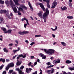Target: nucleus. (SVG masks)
Here are the masks:
<instances>
[{
    "instance_id": "f257e3e1",
    "label": "nucleus",
    "mask_w": 74,
    "mask_h": 74,
    "mask_svg": "<svg viewBox=\"0 0 74 74\" xmlns=\"http://www.w3.org/2000/svg\"><path fill=\"white\" fill-rule=\"evenodd\" d=\"M46 12L43 14H42V11H40L39 12L38 14V15L39 16L40 18L42 20V18H43L44 22L45 23L46 22L47 19L48 18V15H49V10L48 8H46Z\"/></svg>"
},
{
    "instance_id": "f03ea898",
    "label": "nucleus",
    "mask_w": 74,
    "mask_h": 74,
    "mask_svg": "<svg viewBox=\"0 0 74 74\" xmlns=\"http://www.w3.org/2000/svg\"><path fill=\"white\" fill-rule=\"evenodd\" d=\"M42 49V50H44V51L45 52V53L47 54H48L49 55H52V53H54L55 52V50L51 49H48L47 51V49Z\"/></svg>"
},
{
    "instance_id": "7ed1b4c3",
    "label": "nucleus",
    "mask_w": 74,
    "mask_h": 74,
    "mask_svg": "<svg viewBox=\"0 0 74 74\" xmlns=\"http://www.w3.org/2000/svg\"><path fill=\"white\" fill-rule=\"evenodd\" d=\"M9 4L10 5H11L12 8L14 12H15V13H16L17 9H16V7H15V6L14 3L13 2L12 0H10Z\"/></svg>"
},
{
    "instance_id": "20e7f679",
    "label": "nucleus",
    "mask_w": 74,
    "mask_h": 74,
    "mask_svg": "<svg viewBox=\"0 0 74 74\" xmlns=\"http://www.w3.org/2000/svg\"><path fill=\"white\" fill-rule=\"evenodd\" d=\"M1 30H2L5 32V33H11V32L12 31V30L11 29H9V30H8L7 32H5V31H6V29L3 27H1Z\"/></svg>"
},
{
    "instance_id": "39448f33",
    "label": "nucleus",
    "mask_w": 74,
    "mask_h": 74,
    "mask_svg": "<svg viewBox=\"0 0 74 74\" xmlns=\"http://www.w3.org/2000/svg\"><path fill=\"white\" fill-rule=\"evenodd\" d=\"M55 70L53 68H51V70H47L46 71L47 73L49 74H51V73H53V72H54V71H55Z\"/></svg>"
},
{
    "instance_id": "423d86ee",
    "label": "nucleus",
    "mask_w": 74,
    "mask_h": 74,
    "mask_svg": "<svg viewBox=\"0 0 74 74\" xmlns=\"http://www.w3.org/2000/svg\"><path fill=\"white\" fill-rule=\"evenodd\" d=\"M21 11L22 12H23V9H22L21 8H18V11H17V12L19 15H21V13L19 12V11H21Z\"/></svg>"
},
{
    "instance_id": "0eeeda50",
    "label": "nucleus",
    "mask_w": 74,
    "mask_h": 74,
    "mask_svg": "<svg viewBox=\"0 0 74 74\" xmlns=\"http://www.w3.org/2000/svg\"><path fill=\"white\" fill-rule=\"evenodd\" d=\"M56 5H57V3L56 2V1H54L53 3V5L51 7L52 8H55V7L56 6Z\"/></svg>"
},
{
    "instance_id": "6e6552de",
    "label": "nucleus",
    "mask_w": 74,
    "mask_h": 74,
    "mask_svg": "<svg viewBox=\"0 0 74 74\" xmlns=\"http://www.w3.org/2000/svg\"><path fill=\"white\" fill-rule=\"evenodd\" d=\"M39 5L40 7L41 8V9L43 10V11H45V8L44 6V5H42V3H39Z\"/></svg>"
},
{
    "instance_id": "1a4fd4ad",
    "label": "nucleus",
    "mask_w": 74,
    "mask_h": 74,
    "mask_svg": "<svg viewBox=\"0 0 74 74\" xmlns=\"http://www.w3.org/2000/svg\"><path fill=\"white\" fill-rule=\"evenodd\" d=\"M16 70L18 71V73L19 74H23V72H22V70H21L19 69V68H17L16 69Z\"/></svg>"
},
{
    "instance_id": "9d476101",
    "label": "nucleus",
    "mask_w": 74,
    "mask_h": 74,
    "mask_svg": "<svg viewBox=\"0 0 74 74\" xmlns=\"http://www.w3.org/2000/svg\"><path fill=\"white\" fill-rule=\"evenodd\" d=\"M20 0H13V1L14 2L16 5H19L20 4L18 2V1H19Z\"/></svg>"
},
{
    "instance_id": "9b49d317",
    "label": "nucleus",
    "mask_w": 74,
    "mask_h": 74,
    "mask_svg": "<svg viewBox=\"0 0 74 74\" xmlns=\"http://www.w3.org/2000/svg\"><path fill=\"white\" fill-rule=\"evenodd\" d=\"M24 20H25V21H26V23L27 25H29V22H28L29 21H28V20H27V19L26 18H22L21 19V21H24Z\"/></svg>"
},
{
    "instance_id": "f8f14e48",
    "label": "nucleus",
    "mask_w": 74,
    "mask_h": 74,
    "mask_svg": "<svg viewBox=\"0 0 74 74\" xmlns=\"http://www.w3.org/2000/svg\"><path fill=\"white\" fill-rule=\"evenodd\" d=\"M39 55L41 57H42V59H45L46 58V56L41 53H40Z\"/></svg>"
},
{
    "instance_id": "ddd939ff",
    "label": "nucleus",
    "mask_w": 74,
    "mask_h": 74,
    "mask_svg": "<svg viewBox=\"0 0 74 74\" xmlns=\"http://www.w3.org/2000/svg\"><path fill=\"white\" fill-rule=\"evenodd\" d=\"M8 66L10 67H14V64L13 63H11L10 64H9L8 65Z\"/></svg>"
},
{
    "instance_id": "4468645a",
    "label": "nucleus",
    "mask_w": 74,
    "mask_h": 74,
    "mask_svg": "<svg viewBox=\"0 0 74 74\" xmlns=\"http://www.w3.org/2000/svg\"><path fill=\"white\" fill-rule=\"evenodd\" d=\"M28 5H29V7H30V8L31 10V11H33V7H32V5H31L30 3V2H28Z\"/></svg>"
},
{
    "instance_id": "2eb2a0df",
    "label": "nucleus",
    "mask_w": 74,
    "mask_h": 74,
    "mask_svg": "<svg viewBox=\"0 0 74 74\" xmlns=\"http://www.w3.org/2000/svg\"><path fill=\"white\" fill-rule=\"evenodd\" d=\"M6 12H7V11H6V10H0V14H3V13H6Z\"/></svg>"
},
{
    "instance_id": "dca6fc26",
    "label": "nucleus",
    "mask_w": 74,
    "mask_h": 74,
    "mask_svg": "<svg viewBox=\"0 0 74 74\" xmlns=\"http://www.w3.org/2000/svg\"><path fill=\"white\" fill-rule=\"evenodd\" d=\"M49 0H47V6L48 8H50V5L49 4Z\"/></svg>"
},
{
    "instance_id": "f3484780",
    "label": "nucleus",
    "mask_w": 74,
    "mask_h": 74,
    "mask_svg": "<svg viewBox=\"0 0 74 74\" xmlns=\"http://www.w3.org/2000/svg\"><path fill=\"white\" fill-rule=\"evenodd\" d=\"M21 7L23 8H24L25 10H27V8L25 6V5H21Z\"/></svg>"
},
{
    "instance_id": "a211bd4d",
    "label": "nucleus",
    "mask_w": 74,
    "mask_h": 74,
    "mask_svg": "<svg viewBox=\"0 0 74 74\" xmlns=\"http://www.w3.org/2000/svg\"><path fill=\"white\" fill-rule=\"evenodd\" d=\"M61 8L62 11H64V10H67V7L65 6H64L63 8H62V7H61Z\"/></svg>"
},
{
    "instance_id": "6ab92c4d",
    "label": "nucleus",
    "mask_w": 74,
    "mask_h": 74,
    "mask_svg": "<svg viewBox=\"0 0 74 74\" xmlns=\"http://www.w3.org/2000/svg\"><path fill=\"white\" fill-rule=\"evenodd\" d=\"M72 2V0H69V5L70 7H71V6H72V3H71Z\"/></svg>"
},
{
    "instance_id": "aec40b11",
    "label": "nucleus",
    "mask_w": 74,
    "mask_h": 74,
    "mask_svg": "<svg viewBox=\"0 0 74 74\" xmlns=\"http://www.w3.org/2000/svg\"><path fill=\"white\" fill-rule=\"evenodd\" d=\"M67 18L68 19H73V17L72 16H69L67 17Z\"/></svg>"
},
{
    "instance_id": "412c9836",
    "label": "nucleus",
    "mask_w": 74,
    "mask_h": 74,
    "mask_svg": "<svg viewBox=\"0 0 74 74\" xmlns=\"http://www.w3.org/2000/svg\"><path fill=\"white\" fill-rule=\"evenodd\" d=\"M17 62L16 63V65L17 66H19L21 64V62H20V61H18V60H17Z\"/></svg>"
},
{
    "instance_id": "4be33fe9",
    "label": "nucleus",
    "mask_w": 74,
    "mask_h": 74,
    "mask_svg": "<svg viewBox=\"0 0 74 74\" xmlns=\"http://www.w3.org/2000/svg\"><path fill=\"white\" fill-rule=\"evenodd\" d=\"M61 44L63 46H65V47L67 45V44L65 42H61Z\"/></svg>"
},
{
    "instance_id": "5701e85b",
    "label": "nucleus",
    "mask_w": 74,
    "mask_h": 74,
    "mask_svg": "<svg viewBox=\"0 0 74 74\" xmlns=\"http://www.w3.org/2000/svg\"><path fill=\"white\" fill-rule=\"evenodd\" d=\"M3 50L4 51V52H8V50L7 49H6V48H5L3 49Z\"/></svg>"
},
{
    "instance_id": "b1692460",
    "label": "nucleus",
    "mask_w": 74,
    "mask_h": 74,
    "mask_svg": "<svg viewBox=\"0 0 74 74\" xmlns=\"http://www.w3.org/2000/svg\"><path fill=\"white\" fill-rule=\"evenodd\" d=\"M1 61H2L3 63H4L5 62V59L1 58L0 59V62H1Z\"/></svg>"
},
{
    "instance_id": "393cba45",
    "label": "nucleus",
    "mask_w": 74,
    "mask_h": 74,
    "mask_svg": "<svg viewBox=\"0 0 74 74\" xmlns=\"http://www.w3.org/2000/svg\"><path fill=\"white\" fill-rule=\"evenodd\" d=\"M29 33V32L27 31H23V34H27V33Z\"/></svg>"
},
{
    "instance_id": "a878e982",
    "label": "nucleus",
    "mask_w": 74,
    "mask_h": 74,
    "mask_svg": "<svg viewBox=\"0 0 74 74\" xmlns=\"http://www.w3.org/2000/svg\"><path fill=\"white\" fill-rule=\"evenodd\" d=\"M55 27V29H53L52 28H51V29L52 30V31H55V30H57V26H56Z\"/></svg>"
},
{
    "instance_id": "bb28decb",
    "label": "nucleus",
    "mask_w": 74,
    "mask_h": 74,
    "mask_svg": "<svg viewBox=\"0 0 74 74\" xmlns=\"http://www.w3.org/2000/svg\"><path fill=\"white\" fill-rule=\"evenodd\" d=\"M7 16V17L9 18V19H11V17H10V14L8 13L7 14H6Z\"/></svg>"
},
{
    "instance_id": "cd10ccee",
    "label": "nucleus",
    "mask_w": 74,
    "mask_h": 74,
    "mask_svg": "<svg viewBox=\"0 0 74 74\" xmlns=\"http://www.w3.org/2000/svg\"><path fill=\"white\" fill-rule=\"evenodd\" d=\"M19 34H20V35H24V34H23V32H18Z\"/></svg>"
},
{
    "instance_id": "c85d7f7f",
    "label": "nucleus",
    "mask_w": 74,
    "mask_h": 74,
    "mask_svg": "<svg viewBox=\"0 0 74 74\" xmlns=\"http://www.w3.org/2000/svg\"><path fill=\"white\" fill-rule=\"evenodd\" d=\"M66 63H68V64L71 63V61H70L69 60H68L66 61Z\"/></svg>"
},
{
    "instance_id": "c756f323",
    "label": "nucleus",
    "mask_w": 74,
    "mask_h": 74,
    "mask_svg": "<svg viewBox=\"0 0 74 74\" xmlns=\"http://www.w3.org/2000/svg\"><path fill=\"white\" fill-rule=\"evenodd\" d=\"M26 73H29V69H28V68H27L26 69Z\"/></svg>"
},
{
    "instance_id": "7c9ffc66",
    "label": "nucleus",
    "mask_w": 74,
    "mask_h": 74,
    "mask_svg": "<svg viewBox=\"0 0 74 74\" xmlns=\"http://www.w3.org/2000/svg\"><path fill=\"white\" fill-rule=\"evenodd\" d=\"M57 62L56 60H54L53 61V63L54 64H55L56 63H57Z\"/></svg>"
},
{
    "instance_id": "2f4dec72",
    "label": "nucleus",
    "mask_w": 74,
    "mask_h": 74,
    "mask_svg": "<svg viewBox=\"0 0 74 74\" xmlns=\"http://www.w3.org/2000/svg\"><path fill=\"white\" fill-rule=\"evenodd\" d=\"M69 70H71V71L74 70V68L71 67L69 68Z\"/></svg>"
},
{
    "instance_id": "473e14b6",
    "label": "nucleus",
    "mask_w": 74,
    "mask_h": 74,
    "mask_svg": "<svg viewBox=\"0 0 74 74\" xmlns=\"http://www.w3.org/2000/svg\"><path fill=\"white\" fill-rule=\"evenodd\" d=\"M4 3V1H3L0 0V3L1 4H3Z\"/></svg>"
},
{
    "instance_id": "72a5a7b5",
    "label": "nucleus",
    "mask_w": 74,
    "mask_h": 74,
    "mask_svg": "<svg viewBox=\"0 0 74 74\" xmlns=\"http://www.w3.org/2000/svg\"><path fill=\"white\" fill-rule=\"evenodd\" d=\"M41 35H36L35 36V37H41Z\"/></svg>"
},
{
    "instance_id": "f704fd0d",
    "label": "nucleus",
    "mask_w": 74,
    "mask_h": 74,
    "mask_svg": "<svg viewBox=\"0 0 74 74\" xmlns=\"http://www.w3.org/2000/svg\"><path fill=\"white\" fill-rule=\"evenodd\" d=\"M5 3L7 5H8V1H6Z\"/></svg>"
},
{
    "instance_id": "c9c22d12",
    "label": "nucleus",
    "mask_w": 74,
    "mask_h": 74,
    "mask_svg": "<svg viewBox=\"0 0 74 74\" xmlns=\"http://www.w3.org/2000/svg\"><path fill=\"white\" fill-rule=\"evenodd\" d=\"M24 54L23 55L22 58H26V55L24 53Z\"/></svg>"
},
{
    "instance_id": "e433bc0d",
    "label": "nucleus",
    "mask_w": 74,
    "mask_h": 74,
    "mask_svg": "<svg viewBox=\"0 0 74 74\" xmlns=\"http://www.w3.org/2000/svg\"><path fill=\"white\" fill-rule=\"evenodd\" d=\"M10 67H9V66H8V65L7 66H6L5 68V69H6V70H8Z\"/></svg>"
},
{
    "instance_id": "4c0bfd02",
    "label": "nucleus",
    "mask_w": 74,
    "mask_h": 74,
    "mask_svg": "<svg viewBox=\"0 0 74 74\" xmlns=\"http://www.w3.org/2000/svg\"><path fill=\"white\" fill-rule=\"evenodd\" d=\"M56 61H57V63H60V60H56Z\"/></svg>"
},
{
    "instance_id": "58836bf2",
    "label": "nucleus",
    "mask_w": 74,
    "mask_h": 74,
    "mask_svg": "<svg viewBox=\"0 0 74 74\" xmlns=\"http://www.w3.org/2000/svg\"><path fill=\"white\" fill-rule=\"evenodd\" d=\"M33 44H35V42H32L30 44V45L31 46H32Z\"/></svg>"
},
{
    "instance_id": "ea45409f",
    "label": "nucleus",
    "mask_w": 74,
    "mask_h": 74,
    "mask_svg": "<svg viewBox=\"0 0 74 74\" xmlns=\"http://www.w3.org/2000/svg\"><path fill=\"white\" fill-rule=\"evenodd\" d=\"M23 68H24V66H22L20 67V70H22V69H23Z\"/></svg>"
},
{
    "instance_id": "a19ab883",
    "label": "nucleus",
    "mask_w": 74,
    "mask_h": 74,
    "mask_svg": "<svg viewBox=\"0 0 74 74\" xmlns=\"http://www.w3.org/2000/svg\"><path fill=\"white\" fill-rule=\"evenodd\" d=\"M37 62H35L34 64V66H35L36 65H37Z\"/></svg>"
},
{
    "instance_id": "79ce46f5",
    "label": "nucleus",
    "mask_w": 74,
    "mask_h": 74,
    "mask_svg": "<svg viewBox=\"0 0 74 74\" xmlns=\"http://www.w3.org/2000/svg\"><path fill=\"white\" fill-rule=\"evenodd\" d=\"M47 65H48V66H49L50 65H51V64L50 62H48L47 63Z\"/></svg>"
},
{
    "instance_id": "37998d69",
    "label": "nucleus",
    "mask_w": 74,
    "mask_h": 74,
    "mask_svg": "<svg viewBox=\"0 0 74 74\" xmlns=\"http://www.w3.org/2000/svg\"><path fill=\"white\" fill-rule=\"evenodd\" d=\"M53 66V65H50L49 66L47 67V68H51V67H52Z\"/></svg>"
},
{
    "instance_id": "c03bdc74",
    "label": "nucleus",
    "mask_w": 74,
    "mask_h": 74,
    "mask_svg": "<svg viewBox=\"0 0 74 74\" xmlns=\"http://www.w3.org/2000/svg\"><path fill=\"white\" fill-rule=\"evenodd\" d=\"M3 67H4V65H2V66L0 67V70H1V69H2Z\"/></svg>"
},
{
    "instance_id": "a18cd8bd",
    "label": "nucleus",
    "mask_w": 74,
    "mask_h": 74,
    "mask_svg": "<svg viewBox=\"0 0 74 74\" xmlns=\"http://www.w3.org/2000/svg\"><path fill=\"white\" fill-rule=\"evenodd\" d=\"M13 72V70H10V71H9V72L10 74L12 73V72Z\"/></svg>"
},
{
    "instance_id": "49530a36",
    "label": "nucleus",
    "mask_w": 74,
    "mask_h": 74,
    "mask_svg": "<svg viewBox=\"0 0 74 74\" xmlns=\"http://www.w3.org/2000/svg\"><path fill=\"white\" fill-rule=\"evenodd\" d=\"M18 51V50H13V52H14V53H15L16 52H17Z\"/></svg>"
},
{
    "instance_id": "de8ad7c7",
    "label": "nucleus",
    "mask_w": 74,
    "mask_h": 74,
    "mask_svg": "<svg viewBox=\"0 0 74 74\" xmlns=\"http://www.w3.org/2000/svg\"><path fill=\"white\" fill-rule=\"evenodd\" d=\"M32 64V62H30L28 64V66H30Z\"/></svg>"
},
{
    "instance_id": "09e8293b",
    "label": "nucleus",
    "mask_w": 74,
    "mask_h": 74,
    "mask_svg": "<svg viewBox=\"0 0 74 74\" xmlns=\"http://www.w3.org/2000/svg\"><path fill=\"white\" fill-rule=\"evenodd\" d=\"M12 45H13V44L12 43H10L9 44V47H11Z\"/></svg>"
},
{
    "instance_id": "8fccbe9b",
    "label": "nucleus",
    "mask_w": 74,
    "mask_h": 74,
    "mask_svg": "<svg viewBox=\"0 0 74 74\" xmlns=\"http://www.w3.org/2000/svg\"><path fill=\"white\" fill-rule=\"evenodd\" d=\"M15 42L17 44H18L19 42H18V41L17 40H15Z\"/></svg>"
},
{
    "instance_id": "3c124183",
    "label": "nucleus",
    "mask_w": 74,
    "mask_h": 74,
    "mask_svg": "<svg viewBox=\"0 0 74 74\" xmlns=\"http://www.w3.org/2000/svg\"><path fill=\"white\" fill-rule=\"evenodd\" d=\"M21 1L22 3H25V0H21Z\"/></svg>"
},
{
    "instance_id": "603ef678",
    "label": "nucleus",
    "mask_w": 74,
    "mask_h": 74,
    "mask_svg": "<svg viewBox=\"0 0 74 74\" xmlns=\"http://www.w3.org/2000/svg\"><path fill=\"white\" fill-rule=\"evenodd\" d=\"M52 36L53 37V38H55V37L56 36L55 35H54L53 34H52Z\"/></svg>"
},
{
    "instance_id": "864d4df0",
    "label": "nucleus",
    "mask_w": 74,
    "mask_h": 74,
    "mask_svg": "<svg viewBox=\"0 0 74 74\" xmlns=\"http://www.w3.org/2000/svg\"><path fill=\"white\" fill-rule=\"evenodd\" d=\"M34 56H31V58L30 59H33L34 58Z\"/></svg>"
},
{
    "instance_id": "5fc2aeb1",
    "label": "nucleus",
    "mask_w": 74,
    "mask_h": 74,
    "mask_svg": "<svg viewBox=\"0 0 74 74\" xmlns=\"http://www.w3.org/2000/svg\"><path fill=\"white\" fill-rule=\"evenodd\" d=\"M6 74V71H3V74Z\"/></svg>"
},
{
    "instance_id": "6e6d98bb",
    "label": "nucleus",
    "mask_w": 74,
    "mask_h": 74,
    "mask_svg": "<svg viewBox=\"0 0 74 74\" xmlns=\"http://www.w3.org/2000/svg\"><path fill=\"white\" fill-rule=\"evenodd\" d=\"M6 62H10V60L6 59Z\"/></svg>"
},
{
    "instance_id": "4d7b16f0",
    "label": "nucleus",
    "mask_w": 74,
    "mask_h": 74,
    "mask_svg": "<svg viewBox=\"0 0 74 74\" xmlns=\"http://www.w3.org/2000/svg\"><path fill=\"white\" fill-rule=\"evenodd\" d=\"M23 55L21 54L18 55V57H22Z\"/></svg>"
},
{
    "instance_id": "13d9d810",
    "label": "nucleus",
    "mask_w": 74,
    "mask_h": 74,
    "mask_svg": "<svg viewBox=\"0 0 74 74\" xmlns=\"http://www.w3.org/2000/svg\"><path fill=\"white\" fill-rule=\"evenodd\" d=\"M17 56V55H15L14 56H13V59H15V58H16V57Z\"/></svg>"
},
{
    "instance_id": "bf43d9fd",
    "label": "nucleus",
    "mask_w": 74,
    "mask_h": 74,
    "mask_svg": "<svg viewBox=\"0 0 74 74\" xmlns=\"http://www.w3.org/2000/svg\"><path fill=\"white\" fill-rule=\"evenodd\" d=\"M28 69L29 70V71H32V69L31 68H29Z\"/></svg>"
},
{
    "instance_id": "052dcab7",
    "label": "nucleus",
    "mask_w": 74,
    "mask_h": 74,
    "mask_svg": "<svg viewBox=\"0 0 74 74\" xmlns=\"http://www.w3.org/2000/svg\"><path fill=\"white\" fill-rule=\"evenodd\" d=\"M40 73L39 74H42V70H41V69H40Z\"/></svg>"
},
{
    "instance_id": "680f3d73",
    "label": "nucleus",
    "mask_w": 74,
    "mask_h": 74,
    "mask_svg": "<svg viewBox=\"0 0 74 74\" xmlns=\"http://www.w3.org/2000/svg\"><path fill=\"white\" fill-rule=\"evenodd\" d=\"M25 42H26L27 44H29V41L27 40H25Z\"/></svg>"
},
{
    "instance_id": "e2e57ef3",
    "label": "nucleus",
    "mask_w": 74,
    "mask_h": 74,
    "mask_svg": "<svg viewBox=\"0 0 74 74\" xmlns=\"http://www.w3.org/2000/svg\"><path fill=\"white\" fill-rule=\"evenodd\" d=\"M26 26H27V24H24V27L25 29H26Z\"/></svg>"
},
{
    "instance_id": "0e129e2a",
    "label": "nucleus",
    "mask_w": 74,
    "mask_h": 74,
    "mask_svg": "<svg viewBox=\"0 0 74 74\" xmlns=\"http://www.w3.org/2000/svg\"><path fill=\"white\" fill-rule=\"evenodd\" d=\"M51 60H53V59H54V58L53 57H51L50 58Z\"/></svg>"
},
{
    "instance_id": "69168bd1",
    "label": "nucleus",
    "mask_w": 74,
    "mask_h": 74,
    "mask_svg": "<svg viewBox=\"0 0 74 74\" xmlns=\"http://www.w3.org/2000/svg\"><path fill=\"white\" fill-rule=\"evenodd\" d=\"M3 21V18H1V22H2V21Z\"/></svg>"
},
{
    "instance_id": "338daca9",
    "label": "nucleus",
    "mask_w": 74,
    "mask_h": 74,
    "mask_svg": "<svg viewBox=\"0 0 74 74\" xmlns=\"http://www.w3.org/2000/svg\"><path fill=\"white\" fill-rule=\"evenodd\" d=\"M57 44V43L56 42H54L53 43L54 45H55V44Z\"/></svg>"
},
{
    "instance_id": "774afa93",
    "label": "nucleus",
    "mask_w": 74,
    "mask_h": 74,
    "mask_svg": "<svg viewBox=\"0 0 74 74\" xmlns=\"http://www.w3.org/2000/svg\"><path fill=\"white\" fill-rule=\"evenodd\" d=\"M12 74H16V73H15V72H13L12 73Z\"/></svg>"
}]
</instances>
